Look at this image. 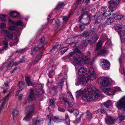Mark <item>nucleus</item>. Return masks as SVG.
Wrapping results in <instances>:
<instances>
[{
	"label": "nucleus",
	"instance_id": "obj_1",
	"mask_svg": "<svg viewBox=\"0 0 125 125\" xmlns=\"http://www.w3.org/2000/svg\"><path fill=\"white\" fill-rule=\"evenodd\" d=\"M86 91V92H88V93L85 95V99L87 101L89 102L92 100L97 99L100 96L101 93L100 91L98 90L95 91L93 88L92 87L88 88L87 90L84 88H82L77 91L76 93L78 96L80 97L85 94Z\"/></svg>",
	"mask_w": 125,
	"mask_h": 125
},
{
	"label": "nucleus",
	"instance_id": "obj_14",
	"mask_svg": "<svg viewBox=\"0 0 125 125\" xmlns=\"http://www.w3.org/2000/svg\"><path fill=\"white\" fill-rule=\"evenodd\" d=\"M9 30L12 31H14L18 35L20 36L21 32L20 29L18 28L17 26H14L10 27L9 28Z\"/></svg>",
	"mask_w": 125,
	"mask_h": 125
},
{
	"label": "nucleus",
	"instance_id": "obj_19",
	"mask_svg": "<svg viewBox=\"0 0 125 125\" xmlns=\"http://www.w3.org/2000/svg\"><path fill=\"white\" fill-rule=\"evenodd\" d=\"M106 123L108 125L113 124L115 121V119L112 117L108 116L105 119Z\"/></svg>",
	"mask_w": 125,
	"mask_h": 125
},
{
	"label": "nucleus",
	"instance_id": "obj_62",
	"mask_svg": "<svg viewBox=\"0 0 125 125\" xmlns=\"http://www.w3.org/2000/svg\"><path fill=\"white\" fill-rule=\"evenodd\" d=\"M68 19V17L66 16H64L63 18V20L64 21H67Z\"/></svg>",
	"mask_w": 125,
	"mask_h": 125
},
{
	"label": "nucleus",
	"instance_id": "obj_22",
	"mask_svg": "<svg viewBox=\"0 0 125 125\" xmlns=\"http://www.w3.org/2000/svg\"><path fill=\"white\" fill-rule=\"evenodd\" d=\"M25 80L26 83L28 86H32L33 85V83L31 81L30 77L28 76H26L25 77Z\"/></svg>",
	"mask_w": 125,
	"mask_h": 125
},
{
	"label": "nucleus",
	"instance_id": "obj_52",
	"mask_svg": "<svg viewBox=\"0 0 125 125\" xmlns=\"http://www.w3.org/2000/svg\"><path fill=\"white\" fill-rule=\"evenodd\" d=\"M13 62H14L13 60H12V61L11 60V62H9V63L8 65L7 66V68L9 69L10 68V67L11 64Z\"/></svg>",
	"mask_w": 125,
	"mask_h": 125
},
{
	"label": "nucleus",
	"instance_id": "obj_25",
	"mask_svg": "<svg viewBox=\"0 0 125 125\" xmlns=\"http://www.w3.org/2000/svg\"><path fill=\"white\" fill-rule=\"evenodd\" d=\"M34 94L32 89H31L30 91V94L28 98L29 101H31L34 98Z\"/></svg>",
	"mask_w": 125,
	"mask_h": 125
},
{
	"label": "nucleus",
	"instance_id": "obj_18",
	"mask_svg": "<svg viewBox=\"0 0 125 125\" xmlns=\"http://www.w3.org/2000/svg\"><path fill=\"white\" fill-rule=\"evenodd\" d=\"M41 49V46L38 47L36 46L35 47H32L31 48V55L34 56L36 54V52H38Z\"/></svg>",
	"mask_w": 125,
	"mask_h": 125
},
{
	"label": "nucleus",
	"instance_id": "obj_6",
	"mask_svg": "<svg viewBox=\"0 0 125 125\" xmlns=\"http://www.w3.org/2000/svg\"><path fill=\"white\" fill-rule=\"evenodd\" d=\"M35 108L33 104L29 105L26 108L27 111L26 112V116L23 120L27 121L31 118L33 115V114L34 112Z\"/></svg>",
	"mask_w": 125,
	"mask_h": 125
},
{
	"label": "nucleus",
	"instance_id": "obj_47",
	"mask_svg": "<svg viewBox=\"0 0 125 125\" xmlns=\"http://www.w3.org/2000/svg\"><path fill=\"white\" fill-rule=\"evenodd\" d=\"M6 25L5 23H0V28L1 29H4Z\"/></svg>",
	"mask_w": 125,
	"mask_h": 125
},
{
	"label": "nucleus",
	"instance_id": "obj_45",
	"mask_svg": "<svg viewBox=\"0 0 125 125\" xmlns=\"http://www.w3.org/2000/svg\"><path fill=\"white\" fill-rule=\"evenodd\" d=\"M25 57V56H22V58L19 61V62L20 63L24 62L25 61L24 59Z\"/></svg>",
	"mask_w": 125,
	"mask_h": 125
},
{
	"label": "nucleus",
	"instance_id": "obj_41",
	"mask_svg": "<svg viewBox=\"0 0 125 125\" xmlns=\"http://www.w3.org/2000/svg\"><path fill=\"white\" fill-rule=\"evenodd\" d=\"M26 51L25 49H19L16 51V53H22Z\"/></svg>",
	"mask_w": 125,
	"mask_h": 125
},
{
	"label": "nucleus",
	"instance_id": "obj_21",
	"mask_svg": "<svg viewBox=\"0 0 125 125\" xmlns=\"http://www.w3.org/2000/svg\"><path fill=\"white\" fill-rule=\"evenodd\" d=\"M98 37L97 35L94 34L90 39L88 40L89 42L93 44L95 42L96 40L98 39Z\"/></svg>",
	"mask_w": 125,
	"mask_h": 125
},
{
	"label": "nucleus",
	"instance_id": "obj_27",
	"mask_svg": "<svg viewBox=\"0 0 125 125\" xmlns=\"http://www.w3.org/2000/svg\"><path fill=\"white\" fill-rule=\"evenodd\" d=\"M81 22L79 23V28L80 29V31H83L85 29V26L87 25H85L86 24L82 22V20H81Z\"/></svg>",
	"mask_w": 125,
	"mask_h": 125
},
{
	"label": "nucleus",
	"instance_id": "obj_26",
	"mask_svg": "<svg viewBox=\"0 0 125 125\" xmlns=\"http://www.w3.org/2000/svg\"><path fill=\"white\" fill-rule=\"evenodd\" d=\"M103 105L106 108H109L112 106V103L110 101H108L106 102L103 103Z\"/></svg>",
	"mask_w": 125,
	"mask_h": 125
},
{
	"label": "nucleus",
	"instance_id": "obj_44",
	"mask_svg": "<svg viewBox=\"0 0 125 125\" xmlns=\"http://www.w3.org/2000/svg\"><path fill=\"white\" fill-rule=\"evenodd\" d=\"M18 111L17 110L15 109L13 110L12 113L13 116L15 117L18 114Z\"/></svg>",
	"mask_w": 125,
	"mask_h": 125
},
{
	"label": "nucleus",
	"instance_id": "obj_58",
	"mask_svg": "<svg viewBox=\"0 0 125 125\" xmlns=\"http://www.w3.org/2000/svg\"><path fill=\"white\" fill-rule=\"evenodd\" d=\"M42 53L41 52L38 54L36 57L40 59L42 57Z\"/></svg>",
	"mask_w": 125,
	"mask_h": 125
},
{
	"label": "nucleus",
	"instance_id": "obj_33",
	"mask_svg": "<svg viewBox=\"0 0 125 125\" xmlns=\"http://www.w3.org/2000/svg\"><path fill=\"white\" fill-rule=\"evenodd\" d=\"M55 26L56 27L57 29L59 27L61 24V23L59 19H57L55 20Z\"/></svg>",
	"mask_w": 125,
	"mask_h": 125
},
{
	"label": "nucleus",
	"instance_id": "obj_42",
	"mask_svg": "<svg viewBox=\"0 0 125 125\" xmlns=\"http://www.w3.org/2000/svg\"><path fill=\"white\" fill-rule=\"evenodd\" d=\"M73 105L70 102H69V100L65 104V106L66 107H71Z\"/></svg>",
	"mask_w": 125,
	"mask_h": 125
},
{
	"label": "nucleus",
	"instance_id": "obj_15",
	"mask_svg": "<svg viewBox=\"0 0 125 125\" xmlns=\"http://www.w3.org/2000/svg\"><path fill=\"white\" fill-rule=\"evenodd\" d=\"M85 18L83 19V21H82V22L86 24V25H88L89 24L91 21V19L90 15L88 14H87L85 15Z\"/></svg>",
	"mask_w": 125,
	"mask_h": 125
},
{
	"label": "nucleus",
	"instance_id": "obj_13",
	"mask_svg": "<svg viewBox=\"0 0 125 125\" xmlns=\"http://www.w3.org/2000/svg\"><path fill=\"white\" fill-rule=\"evenodd\" d=\"M88 72L90 74V76H89V79L93 80L96 78L95 73L94 72L93 68L92 67H90L89 69Z\"/></svg>",
	"mask_w": 125,
	"mask_h": 125
},
{
	"label": "nucleus",
	"instance_id": "obj_60",
	"mask_svg": "<svg viewBox=\"0 0 125 125\" xmlns=\"http://www.w3.org/2000/svg\"><path fill=\"white\" fill-rule=\"evenodd\" d=\"M55 45L56 46L57 48H60L61 46V44L60 43H56L55 44Z\"/></svg>",
	"mask_w": 125,
	"mask_h": 125
},
{
	"label": "nucleus",
	"instance_id": "obj_64",
	"mask_svg": "<svg viewBox=\"0 0 125 125\" xmlns=\"http://www.w3.org/2000/svg\"><path fill=\"white\" fill-rule=\"evenodd\" d=\"M40 60V59H39L36 57L35 58V59L34 61V62L35 63H36L38 61H39Z\"/></svg>",
	"mask_w": 125,
	"mask_h": 125
},
{
	"label": "nucleus",
	"instance_id": "obj_12",
	"mask_svg": "<svg viewBox=\"0 0 125 125\" xmlns=\"http://www.w3.org/2000/svg\"><path fill=\"white\" fill-rule=\"evenodd\" d=\"M47 116L48 119L49 120V125H52V120H53L54 122L56 123L60 121V119L58 118V117L49 115H47Z\"/></svg>",
	"mask_w": 125,
	"mask_h": 125
},
{
	"label": "nucleus",
	"instance_id": "obj_4",
	"mask_svg": "<svg viewBox=\"0 0 125 125\" xmlns=\"http://www.w3.org/2000/svg\"><path fill=\"white\" fill-rule=\"evenodd\" d=\"M6 35L5 39L6 41H4L3 42V44L4 46L3 49L0 50V53H1L4 50H5L8 48L7 41H8L9 39L14 41H12L10 42V46L11 47L17 45L19 41V40L17 38V36L14 33H12L9 32L7 30H4L2 31Z\"/></svg>",
	"mask_w": 125,
	"mask_h": 125
},
{
	"label": "nucleus",
	"instance_id": "obj_32",
	"mask_svg": "<svg viewBox=\"0 0 125 125\" xmlns=\"http://www.w3.org/2000/svg\"><path fill=\"white\" fill-rule=\"evenodd\" d=\"M62 103L66 104L69 100L67 98H65L64 97H60L59 98Z\"/></svg>",
	"mask_w": 125,
	"mask_h": 125
},
{
	"label": "nucleus",
	"instance_id": "obj_7",
	"mask_svg": "<svg viewBox=\"0 0 125 125\" xmlns=\"http://www.w3.org/2000/svg\"><path fill=\"white\" fill-rule=\"evenodd\" d=\"M116 105L118 108L122 109L124 111H125V96L120 99Z\"/></svg>",
	"mask_w": 125,
	"mask_h": 125
},
{
	"label": "nucleus",
	"instance_id": "obj_16",
	"mask_svg": "<svg viewBox=\"0 0 125 125\" xmlns=\"http://www.w3.org/2000/svg\"><path fill=\"white\" fill-rule=\"evenodd\" d=\"M87 8L86 7H84L82 9L81 11L83 13L82 14L80 17L79 18V20H78V23L81 22V20L84 16L87 14H88L87 11H86Z\"/></svg>",
	"mask_w": 125,
	"mask_h": 125
},
{
	"label": "nucleus",
	"instance_id": "obj_28",
	"mask_svg": "<svg viewBox=\"0 0 125 125\" xmlns=\"http://www.w3.org/2000/svg\"><path fill=\"white\" fill-rule=\"evenodd\" d=\"M69 48L67 47L61 48L59 50V53L61 55H62Z\"/></svg>",
	"mask_w": 125,
	"mask_h": 125
},
{
	"label": "nucleus",
	"instance_id": "obj_24",
	"mask_svg": "<svg viewBox=\"0 0 125 125\" xmlns=\"http://www.w3.org/2000/svg\"><path fill=\"white\" fill-rule=\"evenodd\" d=\"M125 117V115L123 113H120L119 114L118 116L117 119V120L118 121V122L120 123L122 121L124 120Z\"/></svg>",
	"mask_w": 125,
	"mask_h": 125
},
{
	"label": "nucleus",
	"instance_id": "obj_31",
	"mask_svg": "<svg viewBox=\"0 0 125 125\" xmlns=\"http://www.w3.org/2000/svg\"><path fill=\"white\" fill-rule=\"evenodd\" d=\"M114 21V19L110 17L107 19L106 22V24L107 25H109L112 23Z\"/></svg>",
	"mask_w": 125,
	"mask_h": 125
},
{
	"label": "nucleus",
	"instance_id": "obj_51",
	"mask_svg": "<svg viewBox=\"0 0 125 125\" xmlns=\"http://www.w3.org/2000/svg\"><path fill=\"white\" fill-rule=\"evenodd\" d=\"M11 93H10L8 94L6 96L5 98L4 99V101L8 100V97L10 96L11 94Z\"/></svg>",
	"mask_w": 125,
	"mask_h": 125
},
{
	"label": "nucleus",
	"instance_id": "obj_53",
	"mask_svg": "<svg viewBox=\"0 0 125 125\" xmlns=\"http://www.w3.org/2000/svg\"><path fill=\"white\" fill-rule=\"evenodd\" d=\"M45 40V38L44 37H42L40 39V41L41 42L44 43Z\"/></svg>",
	"mask_w": 125,
	"mask_h": 125
},
{
	"label": "nucleus",
	"instance_id": "obj_30",
	"mask_svg": "<svg viewBox=\"0 0 125 125\" xmlns=\"http://www.w3.org/2000/svg\"><path fill=\"white\" fill-rule=\"evenodd\" d=\"M86 118L88 120H90L92 118V114L89 112L87 111L86 112Z\"/></svg>",
	"mask_w": 125,
	"mask_h": 125
},
{
	"label": "nucleus",
	"instance_id": "obj_57",
	"mask_svg": "<svg viewBox=\"0 0 125 125\" xmlns=\"http://www.w3.org/2000/svg\"><path fill=\"white\" fill-rule=\"evenodd\" d=\"M100 112L101 113H104L105 114H106L107 112H106L105 111L104 109H102L100 110Z\"/></svg>",
	"mask_w": 125,
	"mask_h": 125
},
{
	"label": "nucleus",
	"instance_id": "obj_38",
	"mask_svg": "<svg viewBox=\"0 0 125 125\" xmlns=\"http://www.w3.org/2000/svg\"><path fill=\"white\" fill-rule=\"evenodd\" d=\"M41 122L40 120H33V125H39Z\"/></svg>",
	"mask_w": 125,
	"mask_h": 125
},
{
	"label": "nucleus",
	"instance_id": "obj_56",
	"mask_svg": "<svg viewBox=\"0 0 125 125\" xmlns=\"http://www.w3.org/2000/svg\"><path fill=\"white\" fill-rule=\"evenodd\" d=\"M9 21L11 23L14 24H15V22L13 21V20H11L10 18H9Z\"/></svg>",
	"mask_w": 125,
	"mask_h": 125
},
{
	"label": "nucleus",
	"instance_id": "obj_40",
	"mask_svg": "<svg viewBox=\"0 0 125 125\" xmlns=\"http://www.w3.org/2000/svg\"><path fill=\"white\" fill-rule=\"evenodd\" d=\"M24 83L22 81H20L18 83V87H24Z\"/></svg>",
	"mask_w": 125,
	"mask_h": 125
},
{
	"label": "nucleus",
	"instance_id": "obj_10",
	"mask_svg": "<svg viewBox=\"0 0 125 125\" xmlns=\"http://www.w3.org/2000/svg\"><path fill=\"white\" fill-rule=\"evenodd\" d=\"M114 27L115 31L118 32L119 34L121 37V41L122 42L123 40L121 37L125 36V34L122 31L121 25L119 24H116L115 25Z\"/></svg>",
	"mask_w": 125,
	"mask_h": 125
},
{
	"label": "nucleus",
	"instance_id": "obj_34",
	"mask_svg": "<svg viewBox=\"0 0 125 125\" xmlns=\"http://www.w3.org/2000/svg\"><path fill=\"white\" fill-rule=\"evenodd\" d=\"M15 24L16 25V26L17 25H19L21 26H23L24 25L23 23L21 21H19L15 22Z\"/></svg>",
	"mask_w": 125,
	"mask_h": 125
},
{
	"label": "nucleus",
	"instance_id": "obj_50",
	"mask_svg": "<svg viewBox=\"0 0 125 125\" xmlns=\"http://www.w3.org/2000/svg\"><path fill=\"white\" fill-rule=\"evenodd\" d=\"M62 79H61V82H59L58 83V86H60L61 89H62V85L63 83V81Z\"/></svg>",
	"mask_w": 125,
	"mask_h": 125
},
{
	"label": "nucleus",
	"instance_id": "obj_8",
	"mask_svg": "<svg viewBox=\"0 0 125 125\" xmlns=\"http://www.w3.org/2000/svg\"><path fill=\"white\" fill-rule=\"evenodd\" d=\"M121 90L120 88L118 87H116L115 89L111 88H107L104 89L103 92L106 93L107 95L113 94H114L116 91H119Z\"/></svg>",
	"mask_w": 125,
	"mask_h": 125
},
{
	"label": "nucleus",
	"instance_id": "obj_20",
	"mask_svg": "<svg viewBox=\"0 0 125 125\" xmlns=\"http://www.w3.org/2000/svg\"><path fill=\"white\" fill-rule=\"evenodd\" d=\"M108 51L105 48L101 49L99 50V51L98 52V55L99 56H104L105 54L108 53Z\"/></svg>",
	"mask_w": 125,
	"mask_h": 125
},
{
	"label": "nucleus",
	"instance_id": "obj_55",
	"mask_svg": "<svg viewBox=\"0 0 125 125\" xmlns=\"http://www.w3.org/2000/svg\"><path fill=\"white\" fill-rule=\"evenodd\" d=\"M57 48L55 44V45L52 47V49L50 50V52H51L53 51H54L55 49Z\"/></svg>",
	"mask_w": 125,
	"mask_h": 125
},
{
	"label": "nucleus",
	"instance_id": "obj_37",
	"mask_svg": "<svg viewBox=\"0 0 125 125\" xmlns=\"http://www.w3.org/2000/svg\"><path fill=\"white\" fill-rule=\"evenodd\" d=\"M81 46L80 47V48H82L83 49H84L88 45V44L86 42H83V43H82Z\"/></svg>",
	"mask_w": 125,
	"mask_h": 125
},
{
	"label": "nucleus",
	"instance_id": "obj_36",
	"mask_svg": "<svg viewBox=\"0 0 125 125\" xmlns=\"http://www.w3.org/2000/svg\"><path fill=\"white\" fill-rule=\"evenodd\" d=\"M96 29L95 28H92L89 31V34H90L91 36L96 32Z\"/></svg>",
	"mask_w": 125,
	"mask_h": 125
},
{
	"label": "nucleus",
	"instance_id": "obj_23",
	"mask_svg": "<svg viewBox=\"0 0 125 125\" xmlns=\"http://www.w3.org/2000/svg\"><path fill=\"white\" fill-rule=\"evenodd\" d=\"M11 17L16 18L20 17V14L19 13L16 11H13L10 12L9 14Z\"/></svg>",
	"mask_w": 125,
	"mask_h": 125
},
{
	"label": "nucleus",
	"instance_id": "obj_48",
	"mask_svg": "<svg viewBox=\"0 0 125 125\" xmlns=\"http://www.w3.org/2000/svg\"><path fill=\"white\" fill-rule=\"evenodd\" d=\"M58 110L62 112H64L65 111V110L63 108L60 107L58 106Z\"/></svg>",
	"mask_w": 125,
	"mask_h": 125
},
{
	"label": "nucleus",
	"instance_id": "obj_49",
	"mask_svg": "<svg viewBox=\"0 0 125 125\" xmlns=\"http://www.w3.org/2000/svg\"><path fill=\"white\" fill-rule=\"evenodd\" d=\"M73 113L75 115H76L79 114V113L78 110L76 109L73 110Z\"/></svg>",
	"mask_w": 125,
	"mask_h": 125
},
{
	"label": "nucleus",
	"instance_id": "obj_54",
	"mask_svg": "<svg viewBox=\"0 0 125 125\" xmlns=\"http://www.w3.org/2000/svg\"><path fill=\"white\" fill-rule=\"evenodd\" d=\"M65 122L68 125H70V120L69 118H65Z\"/></svg>",
	"mask_w": 125,
	"mask_h": 125
},
{
	"label": "nucleus",
	"instance_id": "obj_35",
	"mask_svg": "<svg viewBox=\"0 0 125 125\" xmlns=\"http://www.w3.org/2000/svg\"><path fill=\"white\" fill-rule=\"evenodd\" d=\"M64 2H63L61 4H60L57 5L56 6L55 9L57 10H59L61 8H62L63 7H64Z\"/></svg>",
	"mask_w": 125,
	"mask_h": 125
},
{
	"label": "nucleus",
	"instance_id": "obj_17",
	"mask_svg": "<svg viewBox=\"0 0 125 125\" xmlns=\"http://www.w3.org/2000/svg\"><path fill=\"white\" fill-rule=\"evenodd\" d=\"M43 87L41 84L38 85L36 86V92L39 95L42 94L44 93V91L43 90Z\"/></svg>",
	"mask_w": 125,
	"mask_h": 125
},
{
	"label": "nucleus",
	"instance_id": "obj_39",
	"mask_svg": "<svg viewBox=\"0 0 125 125\" xmlns=\"http://www.w3.org/2000/svg\"><path fill=\"white\" fill-rule=\"evenodd\" d=\"M54 71L53 70H52L50 71L49 74L48 75L49 77L51 78H52V77L53 76L54 74Z\"/></svg>",
	"mask_w": 125,
	"mask_h": 125
},
{
	"label": "nucleus",
	"instance_id": "obj_5",
	"mask_svg": "<svg viewBox=\"0 0 125 125\" xmlns=\"http://www.w3.org/2000/svg\"><path fill=\"white\" fill-rule=\"evenodd\" d=\"M109 6L107 8V11H104V13L102 15L107 16L112 14V16L115 20H120L123 17V16L116 14L112 13L113 11V8L116 7L119 2V0H110L108 2Z\"/></svg>",
	"mask_w": 125,
	"mask_h": 125
},
{
	"label": "nucleus",
	"instance_id": "obj_11",
	"mask_svg": "<svg viewBox=\"0 0 125 125\" xmlns=\"http://www.w3.org/2000/svg\"><path fill=\"white\" fill-rule=\"evenodd\" d=\"M100 83L102 87L107 86L110 84L108 79L105 77H102L100 80Z\"/></svg>",
	"mask_w": 125,
	"mask_h": 125
},
{
	"label": "nucleus",
	"instance_id": "obj_61",
	"mask_svg": "<svg viewBox=\"0 0 125 125\" xmlns=\"http://www.w3.org/2000/svg\"><path fill=\"white\" fill-rule=\"evenodd\" d=\"M44 45V43L42 42H41L38 45V47L41 46V49L43 47Z\"/></svg>",
	"mask_w": 125,
	"mask_h": 125
},
{
	"label": "nucleus",
	"instance_id": "obj_43",
	"mask_svg": "<svg viewBox=\"0 0 125 125\" xmlns=\"http://www.w3.org/2000/svg\"><path fill=\"white\" fill-rule=\"evenodd\" d=\"M6 15H5L2 14L0 15V18L2 21H5L6 20Z\"/></svg>",
	"mask_w": 125,
	"mask_h": 125
},
{
	"label": "nucleus",
	"instance_id": "obj_2",
	"mask_svg": "<svg viewBox=\"0 0 125 125\" xmlns=\"http://www.w3.org/2000/svg\"><path fill=\"white\" fill-rule=\"evenodd\" d=\"M76 64V67L78 68V74L80 76L78 78V82L75 83L76 85H79V84L82 83L84 85L87 86L90 83L89 78L88 74L83 75L86 72V69L82 65H79L78 62Z\"/></svg>",
	"mask_w": 125,
	"mask_h": 125
},
{
	"label": "nucleus",
	"instance_id": "obj_29",
	"mask_svg": "<svg viewBox=\"0 0 125 125\" xmlns=\"http://www.w3.org/2000/svg\"><path fill=\"white\" fill-rule=\"evenodd\" d=\"M102 44L103 43L101 41H99L97 45L96 48L95 50L96 51H98L101 48Z\"/></svg>",
	"mask_w": 125,
	"mask_h": 125
},
{
	"label": "nucleus",
	"instance_id": "obj_46",
	"mask_svg": "<svg viewBox=\"0 0 125 125\" xmlns=\"http://www.w3.org/2000/svg\"><path fill=\"white\" fill-rule=\"evenodd\" d=\"M55 100L54 99H51L50 100L49 105H53L55 104Z\"/></svg>",
	"mask_w": 125,
	"mask_h": 125
},
{
	"label": "nucleus",
	"instance_id": "obj_3",
	"mask_svg": "<svg viewBox=\"0 0 125 125\" xmlns=\"http://www.w3.org/2000/svg\"><path fill=\"white\" fill-rule=\"evenodd\" d=\"M68 57L70 60L76 62H87L89 59L87 56H83L81 52L77 48L68 54Z\"/></svg>",
	"mask_w": 125,
	"mask_h": 125
},
{
	"label": "nucleus",
	"instance_id": "obj_9",
	"mask_svg": "<svg viewBox=\"0 0 125 125\" xmlns=\"http://www.w3.org/2000/svg\"><path fill=\"white\" fill-rule=\"evenodd\" d=\"M100 65L104 70H107L109 69L110 64L109 61L107 60L102 59L101 60Z\"/></svg>",
	"mask_w": 125,
	"mask_h": 125
},
{
	"label": "nucleus",
	"instance_id": "obj_59",
	"mask_svg": "<svg viewBox=\"0 0 125 125\" xmlns=\"http://www.w3.org/2000/svg\"><path fill=\"white\" fill-rule=\"evenodd\" d=\"M89 36H91L90 34H89V32L87 31L86 34H85V37L86 38H87L89 37Z\"/></svg>",
	"mask_w": 125,
	"mask_h": 125
},
{
	"label": "nucleus",
	"instance_id": "obj_63",
	"mask_svg": "<svg viewBox=\"0 0 125 125\" xmlns=\"http://www.w3.org/2000/svg\"><path fill=\"white\" fill-rule=\"evenodd\" d=\"M83 0H76V4L77 5L81 1H83Z\"/></svg>",
	"mask_w": 125,
	"mask_h": 125
}]
</instances>
